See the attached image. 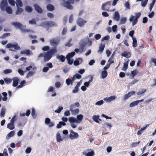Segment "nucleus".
I'll return each mask as SVG.
<instances>
[{
    "label": "nucleus",
    "mask_w": 156,
    "mask_h": 156,
    "mask_svg": "<svg viewBox=\"0 0 156 156\" xmlns=\"http://www.w3.org/2000/svg\"><path fill=\"white\" fill-rule=\"evenodd\" d=\"M57 52L56 48H54L45 53L44 60V62L48 61L51 58L52 55Z\"/></svg>",
    "instance_id": "nucleus-1"
},
{
    "label": "nucleus",
    "mask_w": 156,
    "mask_h": 156,
    "mask_svg": "<svg viewBox=\"0 0 156 156\" xmlns=\"http://www.w3.org/2000/svg\"><path fill=\"white\" fill-rule=\"evenodd\" d=\"M141 15L140 12H139L136 14L135 17V16H131L129 19L130 22H132V25L134 26L138 22V19L140 17Z\"/></svg>",
    "instance_id": "nucleus-2"
},
{
    "label": "nucleus",
    "mask_w": 156,
    "mask_h": 156,
    "mask_svg": "<svg viewBox=\"0 0 156 156\" xmlns=\"http://www.w3.org/2000/svg\"><path fill=\"white\" fill-rule=\"evenodd\" d=\"M6 47L8 48H13L14 49L16 50H20L21 49L20 47L18 45L17 43H16L15 44H13L11 43H8L7 44ZM9 50L12 51H16V50H12L11 49H10Z\"/></svg>",
    "instance_id": "nucleus-3"
},
{
    "label": "nucleus",
    "mask_w": 156,
    "mask_h": 156,
    "mask_svg": "<svg viewBox=\"0 0 156 156\" xmlns=\"http://www.w3.org/2000/svg\"><path fill=\"white\" fill-rule=\"evenodd\" d=\"M12 24L16 27L20 28L22 30L23 32H27L30 31V30L27 29L22 30V28H23V25L21 23L17 22H13L12 23Z\"/></svg>",
    "instance_id": "nucleus-4"
},
{
    "label": "nucleus",
    "mask_w": 156,
    "mask_h": 156,
    "mask_svg": "<svg viewBox=\"0 0 156 156\" xmlns=\"http://www.w3.org/2000/svg\"><path fill=\"white\" fill-rule=\"evenodd\" d=\"M70 133L69 138L71 140L76 139L79 137V136L78 133L73 130L70 131Z\"/></svg>",
    "instance_id": "nucleus-5"
},
{
    "label": "nucleus",
    "mask_w": 156,
    "mask_h": 156,
    "mask_svg": "<svg viewBox=\"0 0 156 156\" xmlns=\"http://www.w3.org/2000/svg\"><path fill=\"white\" fill-rule=\"evenodd\" d=\"M8 3L6 0H3L0 3V8L2 11H4L5 9L7 6Z\"/></svg>",
    "instance_id": "nucleus-6"
},
{
    "label": "nucleus",
    "mask_w": 156,
    "mask_h": 156,
    "mask_svg": "<svg viewBox=\"0 0 156 156\" xmlns=\"http://www.w3.org/2000/svg\"><path fill=\"white\" fill-rule=\"evenodd\" d=\"M60 42L59 39L53 38L50 41V44L53 46L56 47L58 44ZM56 48V47H55Z\"/></svg>",
    "instance_id": "nucleus-7"
},
{
    "label": "nucleus",
    "mask_w": 156,
    "mask_h": 156,
    "mask_svg": "<svg viewBox=\"0 0 156 156\" xmlns=\"http://www.w3.org/2000/svg\"><path fill=\"white\" fill-rule=\"evenodd\" d=\"M77 24L80 27H83L86 23V21L83 20L81 18H79L77 21Z\"/></svg>",
    "instance_id": "nucleus-8"
},
{
    "label": "nucleus",
    "mask_w": 156,
    "mask_h": 156,
    "mask_svg": "<svg viewBox=\"0 0 156 156\" xmlns=\"http://www.w3.org/2000/svg\"><path fill=\"white\" fill-rule=\"evenodd\" d=\"M36 11L39 13H42L43 12V10L42 8L37 4H35L33 5Z\"/></svg>",
    "instance_id": "nucleus-9"
},
{
    "label": "nucleus",
    "mask_w": 156,
    "mask_h": 156,
    "mask_svg": "<svg viewBox=\"0 0 156 156\" xmlns=\"http://www.w3.org/2000/svg\"><path fill=\"white\" fill-rule=\"evenodd\" d=\"M16 115H15L12 118L10 121V122L8 123L7 127H15L14 126V122L16 120Z\"/></svg>",
    "instance_id": "nucleus-10"
},
{
    "label": "nucleus",
    "mask_w": 156,
    "mask_h": 156,
    "mask_svg": "<svg viewBox=\"0 0 156 156\" xmlns=\"http://www.w3.org/2000/svg\"><path fill=\"white\" fill-rule=\"evenodd\" d=\"M135 93V92L133 91H132L129 92L128 94H125L123 98V100L125 101L130 97L131 95L134 94Z\"/></svg>",
    "instance_id": "nucleus-11"
},
{
    "label": "nucleus",
    "mask_w": 156,
    "mask_h": 156,
    "mask_svg": "<svg viewBox=\"0 0 156 156\" xmlns=\"http://www.w3.org/2000/svg\"><path fill=\"white\" fill-rule=\"evenodd\" d=\"M13 81L12 86L14 87H16L17 86L19 82V80L18 77H15L12 78Z\"/></svg>",
    "instance_id": "nucleus-12"
},
{
    "label": "nucleus",
    "mask_w": 156,
    "mask_h": 156,
    "mask_svg": "<svg viewBox=\"0 0 156 156\" xmlns=\"http://www.w3.org/2000/svg\"><path fill=\"white\" fill-rule=\"evenodd\" d=\"M45 123L47 124H48L49 127H52L54 126V123L51 122L50 119L48 118L45 119Z\"/></svg>",
    "instance_id": "nucleus-13"
},
{
    "label": "nucleus",
    "mask_w": 156,
    "mask_h": 156,
    "mask_svg": "<svg viewBox=\"0 0 156 156\" xmlns=\"http://www.w3.org/2000/svg\"><path fill=\"white\" fill-rule=\"evenodd\" d=\"M63 139L64 137L62 138L59 133L58 132L56 133V139L58 142L59 143L61 142L63 140Z\"/></svg>",
    "instance_id": "nucleus-14"
},
{
    "label": "nucleus",
    "mask_w": 156,
    "mask_h": 156,
    "mask_svg": "<svg viewBox=\"0 0 156 156\" xmlns=\"http://www.w3.org/2000/svg\"><path fill=\"white\" fill-rule=\"evenodd\" d=\"M82 59L80 58H77V60H75L74 62V64L75 66H77L80 64L82 62Z\"/></svg>",
    "instance_id": "nucleus-15"
},
{
    "label": "nucleus",
    "mask_w": 156,
    "mask_h": 156,
    "mask_svg": "<svg viewBox=\"0 0 156 156\" xmlns=\"http://www.w3.org/2000/svg\"><path fill=\"white\" fill-rule=\"evenodd\" d=\"M46 8L48 11H52L55 9L54 6L51 4H48Z\"/></svg>",
    "instance_id": "nucleus-16"
},
{
    "label": "nucleus",
    "mask_w": 156,
    "mask_h": 156,
    "mask_svg": "<svg viewBox=\"0 0 156 156\" xmlns=\"http://www.w3.org/2000/svg\"><path fill=\"white\" fill-rule=\"evenodd\" d=\"M105 45L104 44H101L99 47L98 52L100 53H102L104 50Z\"/></svg>",
    "instance_id": "nucleus-17"
},
{
    "label": "nucleus",
    "mask_w": 156,
    "mask_h": 156,
    "mask_svg": "<svg viewBox=\"0 0 156 156\" xmlns=\"http://www.w3.org/2000/svg\"><path fill=\"white\" fill-rule=\"evenodd\" d=\"M113 18L117 21H118L120 19V16L118 11L115 12Z\"/></svg>",
    "instance_id": "nucleus-18"
},
{
    "label": "nucleus",
    "mask_w": 156,
    "mask_h": 156,
    "mask_svg": "<svg viewBox=\"0 0 156 156\" xmlns=\"http://www.w3.org/2000/svg\"><path fill=\"white\" fill-rule=\"evenodd\" d=\"M122 55L126 58H129L130 57L131 54L129 52L124 51L122 54Z\"/></svg>",
    "instance_id": "nucleus-19"
},
{
    "label": "nucleus",
    "mask_w": 156,
    "mask_h": 156,
    "mask_svg": "<svg viewBox=\"0 0 156 156\" xmlns=\"http://www.w3.org/2000/svg\"><path fill=\"white\" fill-rule=\"evenodd\" d=\"M15 134V132L14 131H12L10 132L7 135L6 139H9L10 137H12Z\"/></svg>",
    "instance_id": "nucleus-20"
},
{
    "label": "nucleus",
    "mask_w": 156,
    "mask_h": 156,
    "mask_svg": "<svg viewBox=\"0 0 156 156\" xmlns=\"http://www.w3.org/2000/svg\"><path fill=\"white\" fill-rule=\"evenodd\" d=\"M99 116L98 115H94L93 116V120L96 122L97 123H100V122H99V121L101 122V120L99 119Z\"/></svg>",
    "instance_id": "nucleus-21"
},
{
    "label": "nucleus",
    "mask_w": 156,
    "mask_h": 156,
    "mask_svg": "<svg viewBox=\"0 0 156 156\" xmlns=\"http://www.w3.org/2000/svg\"><path fill=\"white\" fill-rule=\"evenodd\" d=\"M17 9L16 12V14L18 15L21 14L23 11V9L19 7H17Z\"/></svg>",
    "instance_id": "nucleus-22"
},
{
    "label": "nucleus",
    "mask_w": 156,
    "mask_h": 156,
    "mask_svg": "<svg viewBox=\"0 0 156 156\" xmlns=\"http://www.w3.org/2000/svg\"><path fill=\"white\" fill-rule=\"evenodd\" d=\"M30 50H26L24 51H21L20 53L21 54H26L27 55H30Z\"/></svg>",
    "instance_id": "nucleus-23"
},
{
    "label": "nucleus",
    "mask_w": 156,
    "mask_h": 156,
    "mask_svg": "<svg viewBox=\"0 0 156 156\" xmlns=\"http://www.w3.org/2000/svg\"><path fill=\"white\" fill-rule=\"evenodd\" d=\"M17 7H22L23 6V2L21 0H16Z\"/></svg>",
    "instance_id": "nucleus-24"
},
{
    "label": "nucleus",
    "mask_w": 156,
    "mask_h": 156,
    "mask_svg": "<svg viewBox=\"0 0 156 156\" xmlns=\"http://www.w3.org/2000/svg\"><path fill=\"white\" fill-rule=\"evenodd\" d=\"M57 58L58 59L60 60L61 62H64L66 59L65 57L62 55L58 56Z\"/></svg>",
    "instance_id": "nucleus-25"
},
{
    "label": "nucleus",
    "mask_w": 156,
    "mask_h": 156,
    "mask_svg": "<svg viewBox=\"0 0 156 156\" xmlns=\"http://www.w3.org/2000/svg\"><path fill=\"white\" fill-rule=\"evenodd\" d=\"M111 2H112L111 1H109L106 2L105 3L103 4L102 5V9L103 10H106V9H104V7H105V5H111ZM106 10L108 11V10Z\"/></svg>",
    "instance_id": "nucleus-26"
},
{
    "label": "nucleus",
    "mask_w": 156,
    "mask_h": 156,
    "mask_svg": "<svg viewBox=\"0 0 156 156\" xmlns=\"http://www.w3.org/2000/svg\"><path fill=\"white\" fill-rule=\"evenodd\" d=\"M31 115L33 119H35L37 116V114H36V110L34 108L32 109Z\"/></svg>",
    "instance_id": "nucleus-27"
},
{
    "label": "nucleus",
    "mask_w": 156,
    "mask_h": 156,
    "mask_svg": "<svg viewBox=\"0 0 156 156\" xmlns=\"http://www.w3.org/2000/svg\"><path fill=\"white\" fill-rule=\"evenodd\" d=\"M6 12L9 14H11L12 13V10L11 8L9 6H7L5 9Z\"/></svg>",
    "instance_id": "nucleus-28"
},
{
    "label": "nucleus",
    "mask_w": 156,
    "mask_h": 156,
    "mask_svg": "<svg viewBox=\"0 0 156 156\" xmlns=\"http://www.w3.org/2000/svg\"><path fill=\"white\" fill-rule=\"evenodd\" d=\"M25 83H26L25 80H24L22 81L20 83V85L18 86L16 88L17 89H19V88H21L23 87L24 86V84Z\"/></svg>",
    "instance_id": "nucleus-29"
},
{
    "label": "nucleus",
    "mask_w": 156,
    "mask_h": 156,
    "mask_svg": "<svg viewBox=\"0 0 156 156\" xmlns=\"http://www.w3.org/2000/svg\"><path fill=\"white\" fill-rule=\"evenodd\" d=\"M128 61H127L126 62L124 63L123 67L122 68V70L123 71H125L128 68Z\"/></svg>",
    "instance_id": "nucleus-30"
},
{
    "label": "nucleus",
    "mask_w": 156,
    "mask_h": 156,
    "mask_svg": "<svg viewBox=\"0 0 156 156\" xmlns=\"http://www.w3.org/2000/svg\"><path fill=\"white\" fill-rule=\"evenodd\" d=\"M107 75L108 73L106 71L104 70L102 71L101 73L102 78L104 79L107 76Z\"/></svg>",
    "instance_id": "nucleus-31"
},
{
    "label": "nucleus",
    "mask_w": 156,
    "mask_h": 156,
    "mask_svg": "<svg viewBox=\"0 0 156 156\" xmlns=\"http://www.w3.org/2000/svg\"><path fill=\"white\" fill-rule=\"evenodd\" d=\"M64 6L66 7L67 8L69 9H73V7L72 5L69 4V3H64Z\"/></svg>",
    "instance_id": "nucleus-32"
},
{
    "label": "nucleus",
    "mask_w": 156,
    "mask_h": 156,
    "mask_svg": "<svg viewBox=\"0 0 156 156\" xmlns=\"http://www.w3.org/2000/svg\"><path fill=\"white\" fill-rule=\"evenodd\" d=\"M133 40V42L132 44L133 47L134 48H135L137 46V40L136 38H132Z\"/></svg>",
    "instance_id": "nucleus-33"
},
{
    "label": "nucleus",
    "mask_w": 156,
    "mask_h": 156,
    "mask_svg": "<svg viewBox=\"0 0 156 156\" xmlns=\"http://www.w3.org/2000/svg\"><path fill=\"white\" fill-rule=\"evenodd\" d=\"M75 55V53L74 52H72L68 53L66 56V58H70L73 57Z\"/></svg>",
    "instance_id": "nucleus-34"
},
{
    "label": "nucleus",
    "mask_w": 156,
    "mask_h": 156,
    "mask_svg": "<svg viewBox=\"0 0 156 156\" xmlns=\"http://www.w3.org/2000/svg\"><path fill=\"white\" fill-rule=\"evenodd\" d=\"M5 109L4 107H3L1 111L0 116L1 117H3L5 116Z\"/></svg>",
    "instance_id": "nucleus-35"
},
{
    "label": "nucleus",
    "mask_w": 156,
    "mask_h": 156,
    "mask_svg": "<svg viewBox=\"0 0 156 156\" xmlns=\"http://www.w3.org/2000/svg\"><path fill=\"white\" fill-rule=\"evenodd\" d=\"M10 35V34L9 33H5L1 37H0V38L1 39H4L9 36Z\"/></svg>",
    "instance_id": "nucleus-36"
},
{
    "label": "nucleus",
    "mask_w": 156,
    "mask_h": 156,
    "mask_svg": "<svg viewBox=\"0 0 156 156\" xmlns=\"http://www.w3.org/2000/svg\"><path fill=\"white\" fill-rule=\"evenodd\" d=\"M4 81L6 83L9 84L12 82V80L10 78H4Z\"/></svg>",
    "instance_id": "nucleus-37"
},
{
    "label": "nucleus",
    "mask_w": 156,
    "mask_h": 156,
    "mask_svg": "<svg viewBox=\"0 0 156 156\" xmlns=\"http://www.w3.org/2000/svg\"><path fill=\"white\" fill-rule=\"evenodd\" d=\"M138 102L137 101H133L131 103H130L129 104V107H133L134 106L136 105H138Z\"/></svg>",
    "instance_id": "nucleus-38"
},
{
    "label": "nucleus",
    "mask_w": 156,
    "mask_h": 156,
    "mask_svg": "<svg viewBox=\"0 0 156 156\" xmlns=\"http://www.w3.org/2000/svg\"><path fill=\"white\" fill-rule=\"evenodd\" d=\"M2 95L4 96V97L2 98V100L4 101H6L7 100V94L5 92H4L2 93Z\"/></svg>",
    "instance_id": "nucleus-39"
},
{
    "label": "nucleus",
    "mask_w": 156,
    "mask_h": 156,
    "mask_svg": "<svg viewBox=\"0 0 156 156\" xmlns=\"http://www.w3.org/2000/svg\"><path fill=\"white\" fill-rule=\"evenodd\" d=\"M73 83L72 80L69 78L67 79L66 80V83L68 86H69L70 84L72 85Z\"/></svg>",
    "instance_id": "nucleus-40"
},
{
    "label": "nucleus",
    "mask_w": 156,
    "mask_h": 156,
    "mask_svg": "<svg viewBox=\"0 0 156 156\" xmlns=\"http://www.w3.org/2000/svg\"><path fill=\"white\" fill-rule=\"evenodd\" d=\"M26 10L28 12H31L32 11L33 9L30 6H27L25 8Z\"/></svg>",
    "instance_id": "nucleus-41"
},
{
    "label": "nucleus",
    "mask_w": 156,
    "mask_h": 156,
    "mask_svg": "<svg viewBox=\"0 0 156 156\" xmlns=\"http://www.w3.org/2000/svg\"><path fill=\"white\" fill-rule=\"evenodd\" d=\"M146 127L142 128L140 130H139L137 133L138 135H141L144 130L146 129Z\"/></svg>",
    "instance_id": "nucleus-42"
},
{
    "label": "nucleus",
    "mask_w": 156,
    "mask_h": 156,
    "mask_svg": "<svg viewBox=\"0 0 156 156\" xmlns=\"http://www.w3.org/2000/svg\"><path fill=\"white\" fill-rule=\"evenodd\" d=\"M127 20L126 17L122 18L120 20V23L121 24H124L126 22Z\"/></svg>",
    "instance_id": "nucleus-43"
},
{
    "label": "nucleus",
    "mask_w": 156,
    "mask_h": 156,
    "mask_svg": "<svg viewBox=\"0 0 156 156\" xmlns=\"http://www.w3.org/2000/svg\"><path fill=\"white\" fill-rule=\"evenodd\" d=\"M50 27H53L57 26L56 23L51 21H48Z\"/></svg>",
    "instance_id": "nucleus-44"
},
{
    "label": "nucleus",
    "mask_w": 156,
    "mask_h": 156,
    "mask_svg": "<svg viewBox=\"0 0 156 156\" xmlns=\"http://www.w3.org/2000/svg\"><path fill=\"white\" fill-rule=\"evenodd\" d=\"M115 98L116 97L115 96H111L108 98L107 100L108 102H110L115 100Z\"/></svg>",
    "instance_id": "nucleus-45"
},
{
    "label": "nucleus",
    "mask_w": 156,
    "mask_h": 156,
    "mask_svg": "<svg viewBox=\"0 0 156 156\" xmlns=\"http://www.w3.org/2000/svg\"><path fill=\"white\" fill-rule=\"evenodd\" d=\"M63 108L62 106H59L58 109L55 111V112L57 113H59L63 109Z\"/></svg>",
    "instance_id": "nucleus-46"
},
{
    "label": "nucleus",
    "mask_w": 156,
    "mask_h": 156,
    "mask_svg": "<svg viewBox=\"0 0 156 156\" xmlns=\"http://www.w3.org/2000/svg\"><path fill=\"white\" fill-rule=\"evenodd\" d=\"M71 112L73 114L77 115L79 113V109L76 108L72 111Z\"/></svg>",
    "instance_id": "nucleus-47"
},
{
    "label": "nucleus",
    "mask_w": 156,
    "mask_h": 156,
    "mask_svg": "<svg viewBox=\"0 0 156 156\" xmlns=\"http://www.w3.org/2000/svg\"><path fill=\"white\" fill-rule=\"evenodd\" d=\"M12 72V70L10 69H8L4 70L3 73L4 74H7L10 73Z\"/></svg>",
    "instance_id": "nucleus-48"
},
{
    "label": "nucleus",
    "mask_w": 156,
    "mask_h": 156,
    "mask_svg": "<svg viewBox=\"0 0 156 156\" xmlns=\"http://www.w3.org/2000/svg\"><path fill=\"white\" fill-rule=\"evenodd\" d=\"M34 74V72L32 71H30L26 76L27 78H29V77L32 76Z\"/></svg>",
    "instance_id": "nucleus-49"
},
{
    "label": "nucleus",
    "mask_w": 156,
    "mask_h": 156,
    "mask_svg": "<svg viewBox=\"0 0 156 156\" xmlns=\"http://www.w3.org/2000/svg\"><path fill=\"white\" fill-rule=\"evenodd\" d=\"M66 125V123L63 122H60L59 123L57 124L56 127H62V126H65Z\"/></svg>",
    "instance_id": "nucleus-50"
},
{
    "label": "nucleus",
    "mask_w": 156,
    "mask_h": 156,
    "mask_svg": "<svg viewBox=\"0 0 156 156\" xmlns=\"http://www.w3.org/2000/svg\"><path fill=\"white\" fill-rule=\"evenodd\" d=\"M83 118V115L80 114L79 115H78L77 116V119H78L80 121V122H82V120Z\"/></svg>",
    "instance_id": "nucleus-51"
},
{
    "label": "nucleus",
    "mask_w": 156,
    "mask_h": 156,
    "mask_svg": "<svg viewBox=\"0 0 156 156\" xmlns=\"http://www.w3.org/2000/svg\"><path fill=\"white\" fill-rule=\"evenodd\" d=\"M140 141L137 142H134L131 144V147H136L138 145L140 144Z\"/></svg>",
    "instance_id": "nucleus-52"
},
{
    "label": "nucleus",
    "mask_w": 156,
    "mask_h": 156,
    "mask_svg": "<svg viewBox=\"0 0 156 156\" xmlns=\"http://www.w3.org/2000/svg\"><path fill=\"white\" fill-rule=\"evenodd\" d=\"M8 2L12 6L15 5L16 2L14 0H8Z\"/></svg>",
    "instance_id": "nucleus-53"
},
{
    "label": "nucleus",
    "mask_w": 156,
    "mask_h": 156,
    "mask_svg": "<svg viewBox=\"0 0 156 156\" xmlns=\"http://www.w3.org/2000/svg\"><path fill=\"white\" fill-rule=\"evenodd\" d=\"M71 39H70L68 42L65 44V46L66 47H70L72 45V44H70V42L71 41Z\"/></svg>",
    "instance_id": "nucleus-54"
},
{
    "label": "nucleus",
    "mask_w": 156,
    "mask_h": 156,
    "mask_svg": "<svg viewBox=\"0 0 156 156\" xmlns=\"http://www.w3.org/2000/svg\"><path fill=\"white\" fill-rule=\"evenodd\" d=\"M47 15L48 17L50 18H52L54 17V15L52 13L48 12Z\"/></svg>",
    "instance_id": "nucleus-55"
},
{
    "label": "nucleus",
    "mask_w": 156,
    "mask_h": 156,
    "mask_svg": "<svg viewBox=\"0 0 156 156\" xmlns=\"http://www.w3.org/2000/svg\"><path fill=\"white\" fill-rule=\"evenodd\" d=\"M67 61L69 65H72L73 62V60L71 59L70 58H66Z\"/></svg>",
    "instance_id": "nucleus-56"
},
{
    "label": "nucleus",
    "mask_w": 156,
    "mask_h": 156,
    "mask_svg": "<svg viewBox=\"0 0 156 156\" xmlns=\"http://www.w3.org/2000/svg\"><path fill=\"white\" fill-rule=\"evenodd\" d=\"M134 34V31L133 30H131L130 31L129 35L132 38H134L133 37V35Z\"/></svg>",
    "instance_id": "nucleus-57"
},
{
    "label": "nucleus",
    "mask_w": 156,
    "mask_h": 156,
    "mask_svg": "<svg viewBox=\"0 0 156 156\" xmlns=\"http://www.w3.org/2000/svg\"><path fill=\"white\" fill-rule=\"evenodd\" d=\"M31 151V149L30 147H27L25 151V152L27 154H29Z\"/></svg>",
    "instance_id": "nucleus-58"
},
{
    "label": "nucleus",
    "mask_w": 156,
    "mask_h": 156,
    "mask_svg": "<svg viewBox=\"0 0 156 156\" xmlns=\"http://www.w3.org/2000/svg\"><path fill=\"white\" fill-rule=\"evenodd\" d=\"M29 23L30 24H35L36 23V21L34 19H33L32 20H30Z\"/></svg>",
    "instance_id": "nucleus-59"
},
{
    "label": "nucleus",
    "mask_w": 156,
    "mask_h": 156,
    "mask_svg": "<svg viewBox=\"0 0 156 156\" xmlns=\"http://www.w3.org/2000/svg\"><path fill=\"white\" fill-rule=\"evenodd\" d=\"M79 88L76 86L74 89L73 90L72 92L73 93H76L78 92Z\"/></svg>",
    "instance_id": "nucleus-60"
},
{
    "label": "nucleus",
    "mask_w": 156,
    "mask_h": 156,
    "mask_svg": "<svg viewBox=\"0 0 156 156\" xmlns=\"http://www.w3.org/2000/svg\"><path fill=\"white\" fill-rule=\"evenodd\" d=\"M67 31V30L66 28H63L62 32V35H64L66 34Z\"/></svg>",
    "instance_id": "nucleus-61"
},
{
    "label": "nucleus",
    "mask_w": 156,
    "mask_h": 156,
    "mask_svg": "<svg viewBox=\"0 0 156 156\" xmlns=\"http://www.w3.org/2000/svg\"><path fill=\"white\" fill-rule=\"evenodd\" d=\"M2 154H3L4 156H9L8 154L7 153V150L6 148H5L4 149L3 153Z\"/></svg>",
    "instance_id": "nucleus-62"
},
{
    "label": "nucleus",
    "mask_w": 156,
    "mask_h": 156,
    "mask_svg": "<svg viewBox=\"0 0 156 156\" xmlns=\"http://www.w3.org/2000/svg\"><path fill=\"white\" fill-rule=\"evenodd\" d=\"M125 6L126 8L128 9H130V4L128 2H126L125 4Z\"/></svg>",
    "instance_id": "nucleus-63"
},
{
    "label": "nucleus",
    "mask_w": 156,
    "mask_h": 156,
    "mask_svg": "<svg viewBox=\"0 0 156 156\" xmlns=\"http://www.w3.org/2000/svg\"><path fill=\"white\" fill-rule=\"evenodd\" d=\"M94 154V152L92 151L87 153V156H93Z\"/></svg>",
    "instance_id": "nucleus-64"
}]
</instances>
